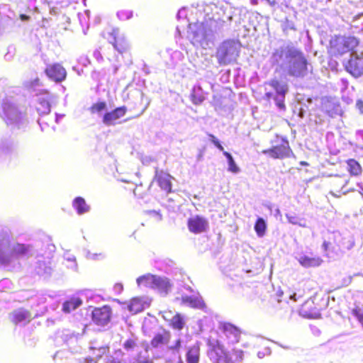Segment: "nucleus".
Wrapping results in <instances>:
<instances>
[{
	"label": "nucleus",
	"instance_id": "nucleus-50",
	"mask_svg": "<svg viewBox=\"0 0 363 363\" xmlns=\"http://www.w3.org/2000/svg\"><path fill=\"white\" fill-rule=\"evenodd\" d=\"M203 156V151L200 150L199 155H197V160L198 161L202 160Z\"/></svg>",
	"mask_w": 363,
	"mask_h": 363
},
{
	"label": "nucleus",
	"instance_id": "nucleus-51",
	"mask_svg": "<svg viewBox=\"0 0 363 363\" xmlns=\"http://www.w3.org/2000/svg\"><path fill=\"white\" fill-rule=\"evenodd\" d=\"M122 289H123V286H122V284H116V285H115V289H116V290L121 291V290H122Z\"/></svg>",
	"mask_w": 363,
	"mask_h": 363
},
{
	"label": "nucleus",
	"instance_id": "nucleus-15",
	"mask_svg": "<svg viewBox=\"0 0 363 363\" xmlns=\"http://www.w3.org/2000/svg\"><path fill=\"white\" fill-rule=\"evenodd\" d=\"M47 76L56 82H60L65 79L67 72L65 69L60 64L50 65L45 69Z\"/></svg>",
	"mask_w": 363,
	"mask_h": 363
},
{
	"label": "nucleus",
	"instance_id": "nucleus-62",
	"mask_svg": "<svg viewBox=\"0 0 363 363\" xmlns=\"http://www.w3.org/2000/svg\"><path fill=\"white\" fill-rule=\"evenodd\" d=\"M280 213L279 209V208H277V210H276V213Z\"/></svg>",
	"mask_w": 363,
	"mask_h": 363
},
{
	"label": "nucleus",
	"instance_id": "nucleus-8",
	"mask_svg": "<svg viewBox=\"0 0 363 363\" xmlns=\"http://www.w3.org/2000/svg\"><path fill=\"white\" fill-rule=\"evenodd\" d=\"M265 94L264 99L269 101L273 99L277 106L282 110L285 108V96L288 92L289 87L286 82L277 79H271L264 83Z\"/></svg>",
	"mask_w": 363,
	"mask_h": 363
},
{
	"label": "nucleus",
	"instance_id": "nucleus-11",
	"mask_svg": "<svg viewBox=\"0 0 363 363\" xmlns=\"http://www.w3.org/2000/svg\"><path fill=\"white\" fill-rule=\"evenodd\" d=\"M214 353L217 357L216 363H235L242 359L243 352L235 348L231 351H226L223 345H218L214 348Z\"/></svg>",
	"mask_w": 363,
	"mask_h": 363
},
{
	"label": "nucleus",
	"instance_id": "nucleus-44",
	"mask_svg": "<svg viewBox=\"0 0 363 363\" xmlns=\"http://www.w3.org/2000/svg\"><path fill=\"white\" fill-rule=\"evenodd\" d=\"M355 108L358 112L363 115V99H359L356 101Z\"/></svg>",
	"mask_w": 363,
	"mask_h": 363
},
{
	"label": "nucleus",
	"instance_id": "nucleus-35",
	"mask_svg": "<svg viewBox=\"0 0 363 363\" xmlns=\"http://www.w3.org/2000/svg\"><path fill=\"white\" fill-rule=\"evenodd\" d=\"M90 350L93 351V355L94 356L93 357L98 361L104 354L108 351V347L94 345L93 343H91Z\"/></svg>",
	"mask_w": 363,
	"mask_h": 363
},
{
	"label": "nucleus",
	"instance_id": "nucleus-22",
	"mask_svg": "<svg viewBox=\"0 0 363 363\" xmlns=\"http://www.w3.org/2000/svg\"><path fill=\"white\" fill-rule=\"evenodd\" d=\"M323 110L332 118L342 114V108L340 104L334 100H324L323 103Z\"/></svg>",
	"mask_w": 363,
	"mask_h": 363
},
{
	"label": "nucleus",
	"instance_id": "nucleus-33",
	"mask_svg": "<svg viewBox=\"0 0 363 363\" xmlns=\"http://www.w3.org/2000/svg\"><path fill=\"white\" fill-rule=\"evenodd\" d=\"M286 217L289 221V223L293 225H297L302 228H306V221L304 218H301L296 216L295 213H287L286 214Z\"/></svg>",
	"mask_w": 363,
	"mask_h": 363
},
{
	"label": "nucleus",
	"instance_id": "nucleus-5",
	"mask_svg": "<svg viewBox=\"0 0 363 363\" xmlns=\"http://www.w3.org/2000/svg\"><path fill=\"white\" fill-rule=\"evenodd\" d=\"M0 116L12 130L24 131L29 123L25 108L18 106L11 98L2 100Z\"/></svg>",
	"mask_w": 363,
	"mask_h": 363
},
{
	"label": "nucleus",
	"instance_id": "nucleus-20",
	"mask_svg": "<svg viewBox=\"0 0 363 363\" xmlns=\"http://www.w3.org/2000/svg\"><path fill=\"white\" fill-rule=\"evenodd\" d=\"M35 272L40 276L48 277L52 273L50 262L45 261L43 256L37 257V261L34 266Z\"/></svg>",
	"mask_w": 363,
	"mask_h": 363
},
{
	"label": "nucleus",
	"instance_id": "nucleus-36",
	"mask_svg": "<svg viewBox=\"0 0 363 363\" xmlns=\"http://www.w3.org/2000/svg\"><path fill=\"white\" fill-rule=\"evenodd\" d=\"M267 224L262 218H258L255 224V230L259 237H262L266 231Z\"/></svg>",
	"mask_w": 363,
	"mask_h": 363
},
{
	"label": "nucleus",
	"instance_id": "nucleus-26",
	"mask_svg": "<svg viewBox=\"0 0 363 363\" xmlns=\"http://www.w3.org/2000/svg\"><path fill=\"white\" fill-rule=\"evenodd\" d=\"M50 96L48 94H43L38 97L37 111L39 114H48L50 111Z\"/></svg>",
	"mask_w": 363,
	"mask_h": 363
},
{
	"label": "nucleus",
	"instance_id": "nucleus-23",
	"mask_svg": "<svg viewBox=\"0 0 363 363\" xmlns=\"http://www.w3.org/2000/svg\"><path fill=\"white\" fill-rule=\"evenodd\" d=\"M79 334H76L69 329H63L57 334L56 340L57 342L62 341L67 346L77 342Z\"/></svg>",
	"mask_w": 363,
	"mask_h": 363
},
{
	"label": "nucleus",
	"instance_id": "nucleus-47",
	"mask_svg": "<svg viewBox=\"0 0 363 363\" xmlns=\"http://www.w3.org/2000/svg\"><path fill=\"white\" fill-rule=\"evenodd\" d=\"M186 10L184 9H180L177 13V18H180L186 16Z\"/></svg>",
	"mask_w": 363,
	"mask_h": 363
},
{
	"label": "nucleus",
	"instance_id": "nucleus-45",
	"mask_svg": "<svg viewBox=\"0 0 363 363\" xmlns=\"http://www.w3.org/2000/svg\"><path fill=\"white\" fill-rule=\"evenodd\" d=\"M67 260L70 262V265L69 266V267L71 268H74V269H76L77 268V263H76V259H75V257L74 256H68L67 257Z\"/></svg>",
	"mask_w": 363,
	"mask_h": 363
},
{
	"label": "nucleus",
	"instance_id": "nucleus-30",
	"mask_svg": "<svg viewBox=\"0 0 363 363\" xmlns=\"http://www.w3.org/2000/svg\"><path fill=\"white\" fill-rule=\"evenodd\" d=\"M298 262L304 267H314L320 266L323 261L318 257H310L308 256L303 255L298 258Z\"/></svg>",
	"mask_w": 363,
	"mask_h": 363
},
{
	"label": "nucleus",
	"instance_id": "nucleus-9",
	"mask_svg": "<svg viewBox=\"0 0 363 363\" xmlns=\"http://www.w3.org/2000/svg\"><path fill=\"white\" fill-rule=\"evenodd\" d=\"M137 284L138 286L144 285L156 289L163 295H167L171 291L172 286L170 280L167 277L152 274H146L138 277Z\"/></svg>",
	"mask_w": 363,
	"mask_h": 363
},
{
	"label": "nucleus",
	"instance_id": "nucleus-58",
	"mask_svg": "<svg viewBox=\"0 0 363 363\" xmlns=\"http://www.w3.org/2000/svg\"><path fill=\"white\" fill-rule=\"evenodd\" d=\"M347 183H348V180H345L344 181V184L342 185V190H343L344 187L347 184Z\"/></svg>",
	"mask_w": 363,
	"mask_h": 363
},
{
	"label": "nucleus",
	"instance_id": "nucleus-42",
	"mask_svg": "<svg viewBox=\"0 0 363 363\" xmlns=\"http://www.w3.org/2000/svg\"><path fill=\"white\" fill-rule=\"evenodd\" d=\"M86 257L89 259L97 260V259H101L104 258V255L102 253L96 254V253H91L90 252H88L86 254Z\"/></svg>",
	"mask_w": 363,
	"mask_h": 363
},
{
	"label": "nucleus",
	"instance_id": "nucleus-59",
	"mask_svg": "<svg viewBox=\"0 0 363 363\" xmlns=\"http://www.w3.org/2000/svg\"><path fill=\"white\" fill-rule=\"evenodd\" d=\"M330 194L331 195H333V196H335V197H340V196H339V195H337L336 194H335V193H334V192H333V191H330Z\"/></svg>",
	"mask_w": 363,
	"mask_h": 363
},
{
	"label": "nucleus",
	"instance_id": "nucleus-31",
	"mask_svg": "<svg viewBox=\"0 0 363 363\" xmlns=\"http://www.w3.org/2000/svg\"><path fill=\"white\" fill-rule=\"evenodd\" d=\"M72 205L79 215L87 213L90 208L85 200L79 196L74 199Z\"/></svg>",
	"mask_w": 363,
	"mask_h": 363
},
{
	"label": "nucleus",
	"instance_id": "nucleus-61",
	"mask_svg": "<svg viewBox=\"0 0 363 363\" xmlns=\"http://www.w3.org/2000/svg\"><path fill=\"white\" fill-rule=\"evenodd\" d=\"M21 18L24 20V19L28 18V16H26V15H22V16H21Z\"/></svg>",
	"mask_w": 363,
	"mask_h": 363
},
{
	"label": "nucleus",
	"instance_id": "nucleus-1",
	"mask_svg": "<svg viewBox=\"0 0 363 363\" xmlns=\"http://www.w3.org/2000/svg\"><path fill=\"white\" fill-rule=\"evenodd\" d=\"M153 352L158 358H163L171 363H184L180 354V350L186 347V363H199L200 359V347L198 342L191 346H186V342L179 335H172L168 331L157 333L151 341Z\"/></svg>",
	"mask_w": 363,
	"mask_h": 363
},
{
	"label": "nucleus",
	"instance_id": "nucleus-52",
	"mask_svg": "<svg viewBox=\"0 0 363 363\" xmlns=\"http://www.w3.org/2000/svg\"><path fill=\"white\" fill-rule=\"evenodd\" d=\"M298 116L301 118H303L304 116V111L302 108L300 109L299 113H298Z\"/></svg>",
	"mask_w": 363,
	"mask_h": 363
},
{
	"label": "nucleus",
	"instance_id": "nucleus-3",
	"mask_svg": "<svg viewBox=\"0 0 363 363\" xmlns=\"http://www.w3.org/2000/svg\"><path fill=\"white\" fill-rule=\"evenodd\" d=\"M226 26L223 20H210L206 23H189L187 38L196 47L207 49L214 44L216 36Z\"/></svg>",
	"mask_w": 363,
	"mask_h": 363
},
{
	"label": "nucleus",
	"instance_id": "nucleus-18",
	"mask_svg": "<svg viewBox=\"0 0 363 363\" xmlns=\"http://www.w3.org/2000/svg\"><path fill=\"white\" fill-rule=\"evenodd\" d=\"M222 330L229 344L239 342L240 331L237 327L230 323H224Z\"/></svg>",
	"mask_w": 363,
	"mask_h": 363
},
{
	"label": "nucleus",
	"instance_id": "nucleus-46",
	"mask_svg": "<svg viewBox=\"0 0 363 363\" xmlns=\"http://www.w3.org/2000/svg\"><path fill=\"white\" fill-rule=\"evenodd\" d=\"M209 136L211 143L216 147L220 143L219 140L213 135H210Z\"/></svg>",
	"mask_w": 363,
	"mask_h": 363
},
{
	"label": "nucleus",
	"instance_id": "nucleus-60",
	"mask_svg": "<svg viewBox=\"0 0 363 363\" xmlns=\"http://www.w3.org/2000/svg\"><path fill=\"white\" fill-rule=\"evenodd\" d=\"M251 3L254 5L257 4V0H251Z\"/></svg>",
	"mask_w": 363,
	"mask_h": 363
},
{
	"label": "nucleus",
	"instance_id": "nucleus-10",
	"mask_svg": "<svg viewBox=\"0 0 363 363\" xmlns=\"http://www.w3.org/2000/svg\"><path fill=\"white\" fill-rule=\"evenodd\" d=\"M346 70L354 77L363 74V48H357L351 52L350 59L345 65Z\"/></svg>",
	"mask_w": 363,
	"mask_h": 363
},
{
	"label": "nucleus",
	"instance_id": "nucleus-57",
	"mask_svg": "<svg viewBox=\"0 0 363 363\" xmlns=\"http://www.w3.org/2000/svg\"><path fill=\"white\" fill-rule=\"evenodd\" d=\"M257 356L259 358H262L264 357V354H262L261 352H259L257 353Z\"/></svg>",
	"mask_w": 363,
	"mask_h": 363
},
{
	"label": "nucleus",
	"instance_id": "nucleus-17",
	"mask_svg": "<svg viewBox=\"0 0 363 363\" xmlns=\"http://www.w3.org/2000/svg\"><path fill=\"white\" fill-rule=\"evenodd\" d=\"M110 35L111 39H109V41L114 48L120 53L123 52L128 48V43L125 38L121 34L119 29L113 28Z\"/></svg>",
	"mask_w": 363,
	"mask_h": 363
},
{
	"label": "nucleus",
	"instance_id": "nucleus-55",
	"mask_svg": "<svg viewBox=\"0 0 363 363\" xmlns=\"http://www.w3.org/2000/svg\"><path fill=\"white\" fill-rule=\"evenodd\" d=\"M220 151H222L223 152H225L224 151V148L221 145L220 143H219L217 146H216Z\"/></svg>",
	"mask_w": 363,
	"mask_h": 363
},
{
	"label": "nucleus",
	"instance_id": "nucleus-4",
	"mask_svg": "<svg viewBox=\"0 0 363 363\" xmlns=\"http://www.w3.org/2000/svg\"><path fill=\"white\" fill-rule=\"evenodd\" d=\"M106 363H152V360L147 347L129 339L123 343V350H116L108 357Z\"/></svg>",
	"mask_w": 363,
	"mask_h": 363
},
{
	"label": "nucleus",
	"instance_id": "nucleus-40",
	"mask_svg": "<svg viewBox=\"0 0 363 363\" xmlns=\"http://www.w3.org/2000/svg\"><path fill=\"white\" fill-rule=\"evenodd\" d=\"M118 18L121 21L130 19L133 17V11H120L117 13Z\"/></svg>",
	"mask_w": 363,
	"mask_h": 363
},
{
	"label": "nucleus",
	"instance_id": "nucleus-38",
	"mask_svg": "<svg viewBox=\"0 0 363 363\" xmlns=\"http://www.w3.org/2000/svg\"><path fill=\"white\" fill-rule=\"evenodd\" d=\"M171 325L177 330H182L184 328V321L180 314L177 313L171 318Z\"/></svg>",
	"mask_w": 363,
	"mask_h": 363
},
{
	"label": "nucleus",
	"instance_id": "nucleus-41",
	"mask_svg": "<svg viewBox=\"0 0 363 363\" xmlns=\"http://www.w3.org/2000/svg\"><path fill=\"white\" fill-rule=\"evenodd\" d=\"M106 107V104L105 102H99L94 104L91 107L92 112H101L104 110Z\"/></svg>",
	"mask_w": 363,
	"mask_h": 363
},
{
	"label": "nucleus",
	"instance_id": "nucleus-56",
	"mask_svg": "<svg viewBox=\"0 0 363 363\" xmlns=\"http://www.w3.org/2000/svg\"><path fill=\"white\" fill-rule=\"evenodd\" d=\"M296 294H294L290 296V298L294 300V301H296Z\"/></svg>",
	"mask_w": 363,
	"mask_h": 363
},
{
	"label": "nucleus",
	"instance_id": "nucleus-13",
	"mask_svg": "<svg viewBox=\"0 0 363 363\" xmlns=\"http://www.w3.org/2000/svg\"><path fill=\"white\" fill-rule=\"evenodd\" d=\"M262 152L263 154L268 155L274 159L289 157L292 154V151L287 141H284L282 144L274 146L272 148L263 150Z\"/></svg>",
	"mask_w": 363,
	"mask_h": 363
},
{
	"label": "nucleus",
	"instance_id": "nucleus-27",
	"mask_svg": "<svg viewBox=\"0 0 363 363\" xmlns=\"http://www.w3.org/2000/svg\"><path fill=\"white\" fill-rule=\"evenodd\" d=\"M15 150L14 141L10 138L0 140V157L11 154Z\"/></svg>",
	"mask_w": 363,
	"mask_h": 363
},
{
	"label": "nucleus",
	"instance_id": "nucleus-53",
	"mask_svg": "<svg viewBox=\"0 0 363 363\" xmlns=\"http://www.w3.org/2000/svg\"><path fill=\"white\" fill-rule=\"evenodd\" d=\"M64 116V115H60V114H56V122L58 123L59 122V120L60 118H62Z\"/></svg>",
	"mask_w": 363,
	"mask_h": 363
},
{
	"label": "nucleus",
	"instance_id": "nucleus-64",
	"mask_svg": "<svg viewBox=\"0 0 363 363\" xmlns=\"http://www.w3.org/2000/svg\"><path fill=\"white\" fill-rule=\"evenodd\" d=\"M228 21H230L232 20V16H229V17L228 18Z\"/></svg>",
	"mask_w": 363,
	"mask_h": 363
},
{
	"label": "nucleus",
	"instance_id": "nucleus-2",
	"mask_svg": "<svg viewBox=\"0 0 363 363\" xmlns=\"http://www.w3.org/2000/svg\"><path fill=\"white\" fill-rule=\"evenodd\" d=\"M272 62L277 65L288 75L303 78L308 74V62L303 53L294 46L281 47L277 49L272 55Z\"/></svg>",
	"mask_w": 363,
	"mask_h": 363
},
{
	"label": "nucleus",
	"instance_id": "nucleus-39",
	"mask_svg": "<svg viewBox=\"0 0 363 363\" xmlns=\"http://www.w3.org/2000/svg\"><path fill=\"white\" fill-rule=\"evenodd\" d=\"M352 314L358 320L363 327V309L356 306L352 310Z\"/></svg>",
	"mask_w": 363,
	"mask_h": 363
},
{
	"label": "nucleus",
	"instance_id": "nucleus-19",
	"mask_svg": "<svg viewBox=\"0 0 363 363\" xmlns=\"http://www.w3.org/2000/svg\"><path fill=\"white\" fill-rule=\"evenodd\" d=\"M126 111L125 106H121L106 113L103 117V123L108 126L114 125L116 120L125 116Z\"/></svg>",
	"mask_w": 363,
	"mask_h": 363
},
{
	"label": "nucleus",
	"instance_id": "nucleus-29",
	"mask_svg": "<svg viewBox=\"0 0 363 363\" xmlns=\"http://www.w3.org/2000/svg\"><path fill=\"white\" fill-rule=\"evenodd\" d=\"M191 101L195 105L201 104L205 99V93L200 85L193 87L191 94Z\"/></svg>",
	"mask_w": 363,
	"mask_h": 363
},
{
	"label": "nucleus",
	"instance_id": "nucleus-14",
	"mask_svg": "<svg viewBox=\"0 0 363 363\" xmlns=\"http://www.w3.org/2000/svg\"><path fill=\"white\" fill-rule=\"evenodd\" d=\"M111 314V308L107 306L96 308L92 311V320L98 325L106 326L110 322Z\"/></svg>",
	"mask_w": 363,
	"mask_h": 363
},
{
	"label": "nucleus",
	"instance_id": "nucleus-34",
	"mask_svg": "<svg viewBox=\"0 0 363 363\" xmlns=\"http://www.w3.org/2000/svg\"><path fill=\"white\" fill-rule=\"evenodd\" d=\"M223 155L227 159L228 164V170L234 174L239 173L240 169L236 164L232 155L228 152H223Z\"/></svg>",
	"mask_w": 363,
	"mask_h": 363
},
{
	"label": "nucleus",
	"instance_id": "nucleus-24",
	"mask_svg": "<svg viewBox=\"0 0 363 363\" xmlns=\"http://www.w3.org/2000/svg\"><path fill=\"white\" fill-rule=\"evenodd\" d=\"M155 179L157 180L159 186L166 191H171L172 184L170 182V175L163 171L155 170Z\"/></svg>",
	"mask_w": 363,
	"mask_h": 363
},
{
	"label": "nucleus",
	"instance_id": "nucleus-54",
	"mask_svg": "<svg viewBox=\"0 0 363 363\" xmlns=\"http://www.w3.org/2000/svg\"><path fill=\"white\" fill-rule=\"evenodd\" d=\"M220 151H222L223 152H225L224 151V148L221 145L220 143H219L217 146H216Z\"/></svg>",
	"mask_w": 363,
	"mask_h": 363
},
{
	"label": "nucleus",
	"instance_id": "nucleus-43",
	"mask_svg": "<svg viewBox=\"0 0 363 363\" xmlns=\"http://www.w3.org/2000/svg\"><path fill=\"white\" fill-rule=\"evenodd\" d=\"M284 30H295V26L294 22L289 21V19L286 18V21L283 25Z\"/></svg>",
	"mask_w": 363,
	"mask_h": 363
},
{
	"label": "nucleus",
	"instance_id": "nucleus-12",
	"mask_svg": "<svg viewBox=\"0 0 363 363\" xmlns=\"http://www.w3.org/2000/svg\"><path fill=\"white\" fill-rule=\"evenodd\" d=\"M359 41L354 37H338L331 42L333 49L340 55L348 51H353L358 47Z\"/></svg>",
	"mask_w": 363,
	"mask_h": 363
},
{
	"label": "nucleus",
	"instance_id": "nucleus-63",
	"mask_svg": "<svg viewBox=\"0 0 363 363\" xmlns=\"http://www.w3.org/2000/svg\"><path fill=\"white\" fill-rule=\"evenodd\" d=\"M301 164H302V165H306V164H307V163H306V162H301Z\"/></svg>",
	"mask_w": 363,
	"mask_h": 363
},
{
	"label": "nucleus",
	"instance_id": "nucleus-49",
	"mask_svg": "<svg viewBox=\"0 0 363 363\" xmlns=\"http://www.w3.org/2000/svg\"><path fill=\"white\" fill-rule=\"evenodd\" d=\"M329 245H330V242H326V241H324L323 243V248L325 251H327L328 250V248L329 247Z\"/></svg>",
	"mask_w": 363,
	"mask_h": 363
},
{
	"label": "nucleus",
	"instance_id": "nucleus-37",
	"mask_svg": "<svg viewBox=\"0 0 363 363\" xmlns=\"http://www.w3.org/2000/svg\"><path fill=\"white\" fill-rule=\"evenodd\" d=\"M347 166L350 172L353 175H359L362 172L360 164L354 160H349L347 161Z\"/></svg>",
	"mask_w": 363,
	"mask_h": 363
},
{
	"label": "nucleus",
	"instance_id": "nucleus-6",
	"mask_svg": "<svg viewBox=\"0 0 363 363\" xmlns=\"http://www.w3.org/2000/svg\"><path fill=\"white\" fill-rule=\"evenodd\" d=\"M29 248L23 244L11 243L8 236L0 237V264L9 265L16 259L26 256Z\"/></svg>",
	"mask_w": 363,
	"mask_h": 363
},
{
	"label": "nucleus",
	"instance_id": "nucleus-32",
	"mask_svg": "<svg viewBox=\"0 0 363 363\" xmlns=\"http://www.w3.org/2000/svg\"><path fill=\"white\" fill-rule=\"evenodd\" d=\"M82 303V301L79 298H73L63 303L62 311L66 313H69L80 306Z\"/></svg>",
	"mask_w": 363,
	"mask_h": 363
},
{
	"label": "nucleus",
	"instance_id": "nucleus-25",
	"mask_svg": "<svg viewBox=\"0 0 363 363\" xmlns=\"http://www.w3.org/2000/svg\"><path fill=\"white\" fill-rule=\"evenodd\" d=\"M182 303L194 308L201 309L205 306L203 300L200 296H182Z\"/></svg>",
	"mask_w": 363,
	"mask_h": 363
},
{
	"label": "nucleus",
	"instance_id": "nucleus-28",
	"mask_svg": "<svg viewBox=\"0 0 363 363\" xmlns=\"http://www.w3.org/2000/svg\"><path fill=\"white\" fill-rule=\"evenodd\" d=\"M149 306V302L142 298H134L128 306L129 311L133 313H138Z\"/></svg>",
	"mask_w": 363,
	"mask_h": 363
},
{
	"label": "nucleus",
	"instance_id": "nucleus-7",
	"mask_svg": "<svg viewBox=\"0 0 363 363\" xmlns=\"http://www.w3.org/2000/svg\"><path fill=\"white\" fill-rule=\"evenodd\" d=\"M240 51V44L234 40L221 43L216 49V57L220 66H225L235 62Z\"/></svg>",
	"mask_w": 363,
	"mask_h": 363
},
{
	"label": "nucleus",
	"instance_id": "nucleus-21",
	"mask_svg": "<svg viewBox=\"0 0 363 363\" xmlns=\"http://www.w3.org/2000/svg\"><path fill=\"white\" fill-rule=\"evenodd\" d=\"M31 318L32 315L30 313L23 308L17 309L11 314V320L16 325H25L30 322Z\"/></svg>",
	"mask_w": 363,
	"mask_h": 363
},
{
	"label": "nucleus",
	"instance_id": "nucleus-48",
	"mask_svg": "<svg viewBox=\"0 0 363 363\" xmlns=\"http://www.w3.org/2000/svg\"><path fill=\"white\" fill-rule=\"evenodd\" d=\"M97 359L91 357L84 359V363H97Z\"/></svg>",
	"mask_w": 363,
	"mask_h": 363
},
{
	"label": "nucleus",
	"instance_id": "nucleus-16",
	"mask_svg": "<svg viewBox=\"0 0 363 363\" xmlns=\"http://www.w3.org/2000/svg\"><path fill=\"white\" fill-rule=\"evenodd\" d=\"M208 226V220L199 216H192L188 220L189 230L194 233H201L206 230Z\"/></svg>",
	"mask_w": 363,
	"mask_h": 363
}]
</instances>
